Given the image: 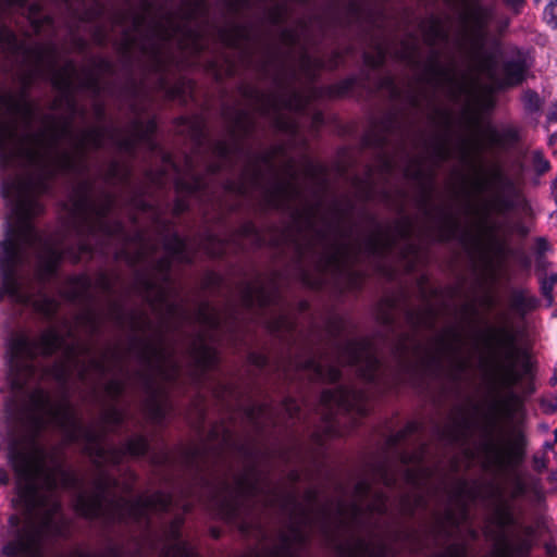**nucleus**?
Returning <instances> with one entry per match:
<instances>
[{
	"label": "nucleus",
	"mask_w": 557,
	"mask_h": 557,
	"mask_svg": "<svg viewBox=\"0 0 557 557\" xmlns=\"http://www.w3.org/2000/svg\"><path fill=\"white\" fill-rule=\"evenodd\" d=\"M0 51L7 57L21 61L27 67L29 76L49 72L52 75L59 97L54 108L65 107L64 114H45L38 129H32L35 117L34 106L24 94L20 98L4 96L9 110L21 115V135L14 126L0 123V159L4 164L15 158L27 164L32 171L11 184L2 195L10 206V214L18 237H7L0 242V259H24L23 240L38 242L37 259H62L63 250L58 243L41 239L30 225V220L40 214L44 206L39 196L49 190V182L58 171L83 175L88 171V152L106 146H112L121 152L133 154L137 146H143L154 153L161 162L159 169L145 174L144 189L133 190L131 169L124 162L111 160L99 169L107 184H124L132 191L131 205L149 212L154 219L158 239L147 237L144 231L129 235L120 221L109 213L116 205L113 195L104 189H97L88 180L82 181L72 195L69 227L78 236V256H90L94 251L103 255L114 252L124 259H193L189 244L173 233L171 225L161 220L154 208L156 200H146L152 187L162 188L173 183L177 198L173 213L185 212L189 203L185 195H198L211 199L207 190L208 182L197 169L196 158L184 157V166H178L169 153H165L152 138L156 131L153 119L134 117L126 128L106 121L104 106L95 100L92 113L97 126L79 132L74 129L76 116L85 117V110L78 107L74 90L81 88L94 97L100 95L102 83L100 72L111 71L107 60L94 61L91 65L79 71L74 62L67 61L62 67L57 66L58 49L52 44H39L20 39L7 25H0Z\"/></svg>",
	"instance_id": "nucleus-1"
},
{
	"label": "nucleus",
	"mask_w": 557,
	"mask_h": 557,
	"mask_svg": "<svg viewBox=\"0 0 557 557\" xmlns=\"http://www.w3.org/2000/svg\"><path fill=\"white\" fill-rule=\"evenodd\" d=\"M309 25L301 21L295 28H283L280 41L286 48H299L297 66L276 49H268L259 64L260 74L272 82V89L262 91L244 85L240 94L248 108L225 111L231 141L220 140L211 149L213 160H202L201 169L213 175L234 168L236 178L227 180L224 193L234 198L253 201L263 207L284 211L288 225L274 238L290 255L298 277L309 287L321 288L330 280L357 288L361 275L354 264L362 261V251H380L391 243V235L375 226V232L362 236L349 221L346 209L337 202L326 206L327 173L323 165L306 158L300 168L285 158L281 146L253 151L244 137L253 129L256 114L277 129L294 134L297 124L292 112H302L310 95L297 87L300 76L313 81L321 69L333 70L342 60L334 52L325 61L306 51ZM239 249L260 247L268 238L250 222L243 224L230 239Z\"/></svg>",
	"instance_id": "nucleus-2"
},
{
	"label": "nucleus",
	"mask_w": 557,
	"mask_h": 557,
	"mask_svg": "<svg viewBox=\"0 0 557 557\" xmlns=\"http://www.w3.org/2000/svg\"><path fill=\"white\" fill-rule=\"evenodd\" d=\"M60 345V336L50 330L35 341L14 334L9 343L11 396L4 405L7 457L18 480L23 520L17 515L10 516L1 548L4 557H44L57 540L67 535L69 522L62 515L57 487L74 479L63 469L58 451L38 443L40 433L50 424L61 429L71 441L85 435L99 467L92 492L79 493L76 498L75 509L79 515L107 522L134 521L148 528L151 513L172 507V496L162 492L127 499L121 493L129 487L120 490L114 475L101 468L103 463L120 465L126 455H145L148 450L145 437L136 435L122 447H106L95 431L84 428L67 401H53L40 387L27 388L39 374L35 358L52 355Z\"/></svg>",
	"instance_id": "nucleus-3"
},
{
	"label": "nucleus",
	"mask_w": 557,
	"mask_h": 557,
	"mask_svg": "<svg viewBox=\"0 0 557 557\" xmlns=\"http://www.w3.org/2000/svg\"><path fill=\"white\" fill-rule=\"evenodd\" d=\"M429 119L436 125H443L445 132L426 134L419 131L409 138L411 150L403 138L404 122L396 111H389L379 122H373V129L364 138L367 146L384 149L391 141L389 137L399 133L401 143L398 156L391 157L384 151L381 169L386 174L399 170L416 185L414 203L423 221L422 225L418 226L410 216L401 214L393 223L383 225L374 218H370V228L363 232L362 236L371 235L377 226L391 235V243L380 251L363 250L362 261L396 255L406 261L408 269H412L420 259L423 238L436 237L441 242H447L458 233L459 221L456 215L445 205L434 201L436 171L443 162L453 157L447 135L453 123L451 114L447 110L434 108Z\"/></svg>",
	"instance_id": "nucleus-4"
},
{
	"label": "nucleus",
	"mask_w": 557,
	"mask_h": 557,
	"mask_svg": "<svg viewBox=\"0 0 557 557\" xmlns=\"http://www.w3.org/2000/svg\"><path fill=\"white\" fill-rule=\"evenodd\" d=\"M419 28L424 44L429 47L426 57L422 59L419 41L414 36L401 41L395 52L416 73L414 79L408 83L405 90L395 84L392 76L373 73L384 63L387 53L385 44L377 41L373 52L363 53L364 64L369 69L362 71L359 77H348L332 86V96L343 97L358 86L369 94L384 92L391 100L404 101L411 109L423 111L424 108L434 107L437 90H442L454 102L470 95L469 77L457 71L455 55L448 49L449 33L443 21L430 16L421 21Z\"/></svg>",
	"instance_id": "nucleus-5"
},
{
	"label": "nucleus",
	"mask_w": 557,
	"mask_h": 557,
	"mask_svg": "<svg viewBox=\"0 0 557 557\" xmlns=\"http://www.w3.org/2000/svg\"><path fill=\"white\" fill-rule=\"evenodd\" d=\"M271 333L280 336L288 346L294 347V356L282 359L276 370L286 380L306 375L311 381L336 382L341 376L339 364H350L358 374L370 383L379 381L383 366L376 356L374 345L366 338H350L346 334L347 323L339 315H331L324 326L312 325L310 330H298L294 318L282 300L258 309Z\"/></svg>",
	"instance_id": "nucleus-6"
},
{
	"label": "nucleus",
	"mask_w": 557,
	"mask_h": 557,
	"mask_svg": "<svg viewBox=\"0 0 557 557\" xmlns=\"http://www.w3.org/2000/svg\"><path fill=\"white\" fill-rule=\"evenodd\" d=\"M520 360L521 350L516 343L515 334L504 326L490 327L482 339L478 358V369L493 396L482 426L485 438L481 444V450L486 466L499 472L513 471L525 457L528 442L522 431L513 430L507 440H494L499 418L512 416L509 403L516 398V394L511 388L523 376L519 369Z\"/></svg>",
	"instance_id": "nucleus-7"
},
{
	"label": "nucleus",
	"mask_w": 557,
	"mask_h": 557,
	"mask_svg": "<svg viewBox=\"0 0 557 557\" xmlns=\"http://www.w3.org/2000/svg\"><path fill=\"white\" fill-rule=\"evenodd\" d=\"M205 12V0H194L183 11L180 21L168 14L162 18L150 17L148 9L137 12L132 8L121 10L111 18L114 33H119V44L125 57L140 54L148 71L162 73L174 62L173 46L200 52L203 42L200 34L187 24Z\"/></svg>",
	"instance_id": "nucleus-8"
},
{
	"label": "nucleus",
	"mask_w": 557,
	"mask_h": 557,
	"mask_svg": "<svg viewBox=\"0 0 557 557\" xmlns=\"http://www.w3.org/2000/svg\"><path fill=\"white\" fill-rule=\"evenodd\" d=\"M397 309L398 299L386 297L379 305L376 315L385 329L386 336L391 337L393 355L401 369L409 370L418 364L441 366L444 356L450 355L460 373L467 370V360L457 357L461 344V334L457 327L446 326L436 335L432 346L424 345L418 336L417 332L419 330H432L435 327L440 313L432 304L425 301L422 308H406L404 310L406 322L410 329L409 332H403L397 329Z\"/></svg>",
	"instance_id": "nucleus-9"
},
{
	"label": "nucleus",
	"mask_w": 557,
	"mask_h": 557,
	"mask_svg": "<svg viewBox=\"0 0 557 557\" xmlns=\"http://www.w3.org/2000/svg\"><path fill=\"white\" fill-rule=\"evenodd\" d=\"M472 189L479 193L492 191L476 212V231L486 247L500 256L505 252V245L498 239L497 233L503 224L493 220L492 215L502 216L515 210L519 202V190L512 178L498 165L491 169L488 177H478L472 184Z\"/></svg>",
	"instance_id": "nucleus-10"
},
{
	"label": "nucleus",
	"mask_w": 557,
	"mask_h": 557,
	"mask_svg": "<svg viewBox=\"0 0 557 557\" xmlns=\"http://www.w3.org/2000/svg\"><path fill=\"white\" fill-rule=\"evenodd\" d=\"M513 490L510 498L505 496V490L502 485L491 483L485 492L486 508L488 511L487 521L495 530L487 528L485 535L495 542L493 557H529L533 541L529 537L533 533L531 527L524 528V537H517L510 543L505 534V530L516 524L517 519L513 512L511 499H515L525 493V485L522 480L512 476Z\"/></svg>",
	"instance_id": "nucleus-11"
},
{
	"label": "nucleus",
	"mask_w": 557,
	"mask_h": 557,
	"mask_svg": "<svg viewBox=\"0 0 557 557\" xmlns=\"http://www.w3.org/2000/svg\"><path fill=\"white\" fill-rule=\"evenodd\" d=\"M418 431L419 424L417 422H409L403 430L391 435L386 441V446L391 454L406 467L401 473L404 480L416 490L412 494L400 497L398 505L403 516H412L417 510L425 509L428 506V500L421 491L424 481L431 475L430 469L423 466L426 451L425 445H419L418 449L412 453L398 448V445L406 442Z\"/></svg>",
	"instance_id": "nucleus-12"
},
{
	"label": "nucleus",
	"mask_w": 557,
	"mask_h": 557,
	"mask_svg": "<svg viewBox=\"0 0 557 557\" xmlns=\"http://www.w3.org/2000/svg\"><path fill=\"white\" fill-rule=\"evenodd\" d=\"M484 133L487 141L486 145H483L478 138L463 139L461 141L459 151L460 160L469 164L475 172L471 185L478 177H488L490 171L494 165H498L502 169L496 162L492 163L487 170L483 169L480 157L487 147L507 148L519 140V134L515 127L497 129L493 126H487Z\"/></svg>",
	"instance_id": "nucleus-13"
},
{
	"label": "nucleus",
	"mask_w": 557,
	"mask_h": 557,
	"mask_svg": "<svg viewBox=\"0 0 557 557\" xmlns=\"http://www.w3.org/2000/svg\"><path fill=\"white\" fill-rule=\"evenodd\" d=\"M280 275L256 274L252 280L244 281L237 287V298L246 309H264L278 298Z\"/></svg>",
	"instance_id": "nucleus-14"
},
{
	"label": "nucleus",
	"mask_w": 557,
	"mask_h": 557,
	"mask_svg": "<svg viewBox=\"0 0 557 557\" xmlns=\"http://www.w3.org/2000/svg\"><path fill=\"white\" fill-rule=\"evenodd\" d=\"M366 394L349 385L325 389L320 396L318 412L323 420L331 422L338 410L364 412Z\"/></svg>",
	"instance_id": "nucleus-15"
},
{
	"label": "nucleus",
	"mask_w": 557,
	"mask_h": 557,
	"mask_svg": "<svg viewBox=\"0 0 557 557\" xmlns=\"http://www.w3.org/2000/svg\"><path fill=\"white\" fill-rule=\"evenodd\" d=\"M495 17L492 5H483L480 0H463L460 20L472 47L481 49L487 36V28Z\"/></svg>",
	"instance_id": "nucleus-16"
},
{
	"label": "nucleus",
	"mask_w": 557,
	"mask_h": 557,
	"mask_svg": "<svg viewBox=\"0 0 557 557\" xmlns=\"http://www.w3.org/2000/svg\"><path fill=\"white\" fill-rule=\"evenodd\" d=\"M465 491V484L458 486L455 493L456 508L447 506L442 515H436L435 525L432 530L437 541L448 540L454 536L461 523L467 520L468 511L466 504L461 500V494ZM453 498V496H449Z\"/></svg>",
	"instance_id": "nucleus-17"
},
{
	"label": "nucleus",
	"mask_w": 557,
	"mask_h": 557,
	"mask_svg": "<svg viewBox=\"0 0 557 557\" xmlns=\"http://www.w3.org/2000/svg\"><path fill=\"white\" fill-rule=\"evenodd\" d=\"M474 421L470 412L463 407H457L450 413L447 424L437 428L441 437L451 444H463L470 438Z\"/></svg>",
	"instance_id": "nucleus-18"
},
{
	"label": "nucleus",
	"mask_w": 557,
	"mask_h": 557,
	"mask_svg": "<svg viewBox=\"0 0 557 557\" xmlns=\"http://www.w3.org/2000/svg\"><path fill=\"white\" fill-rule=\"evenodd\" d=\"M183 524L181 517H175L164 530L165 544L162 557H191L187 544L181 540L180 529Z\"/></svg>",
	"instance_id": "nucleus-19"
},
{
	"label": "nucleus",
	"mask_w": 557,
	"mask_h": 557,
	"mask_svg": "<svg viewBox=\"0 0 557 557\" xmlns=\"http://www.w3.org/2000/svg\"><path fill=\"white\" fill-rule=\"evenodd\" d=\"M247 420L261 431L269 425H275L277 422L276 410L269 404H257L245 410Z\"/></svg>",
	"instance_id": "nucleus-20"
},
{
	"label": "nucleus",
	"mask_w": 557,
	"mask_h": 557,
	"mask_svg": "<svg viewBox=\"0 0 557 557\" xmlns=\"http://www.w3.org/2000/svg\"><path fill=\"white\" fill-rule=\"evenodd\" d=\"M219 35L226 46L238 49L250 39L249 29L246 26L237 24L220 29Z\"/></svg>",
	"instance_id": "nucleus-21"
},
{
	"label": "nucleus",
	"mask_w": 557,
	"mask_h": 557,
	"mask_svg": "<svg viewBox=\"0 0 557 557\" xmlns=\"http://www.w3.org/2000/svg\"><path fill=\"white\" fill-rule=\"evenodd\" d=\"M478 70L492 84H499L498 77V59L494 52H483L478 59Z\"/></svg>",
	"instance_id": "nucleus-22"
},
{
	"label": "nucleus",
	"mask_w": 557,
	"mask_h": 557,
	"mask_svg": "<svg viewBox=\"0 0 557 557\" xmlns=\"http://www.w3.org/2000/svg\"><path fill=\"white\" fill-rule=\"evenodd\" d=\"M537 299L527 290H513L510 296V306L519 314H525L537 307Z\"/></svg>",
	"instance_id": "nucleus-23"
},
{
	"label": "nucleus",
	"mask_w": 557,
	"mask_h": 557,
	"mask_svg": "<svg viewBox=\"0 0 557 557\" xmlns=\"http://www.w3.org/2000/svg\"><path fill=\"white\" fill-rule=\"evenodd\" d=\"M91 287L92 282L89 277L81 276L76 278L71 290L72 300L91 305L94 297L91 294Z\"/></svg>",
	"instance_id": "nucleus-24"
},
{
	"label": "nucleus",
	"mask_w": 557,
	"mask_h": 557,
	"mask_svg": "<svg viewBox=\"0 0 557 557\" xmlns=\"http://www.w3.org/2000/svg\"><path fill=\"white\" fill-rule=\"evenodd\" d=\"M523 73L524 69L521 63L516 61L507 62L504 65V82L499 81V84L496 85L499 87L518 85L523 79Z\"/></svg>",
	"instance_id": "nucleus-25"
},
{
	"label": "nucleus",
	"mask_w": 557,
	"mask_h": 557,
	"mask_svg": "<svg viewBox=\"0 0 557 557\" xmlns=\"http://www.w3.org/2000/svg\"><path fill=\"white\" fill-rule=\"evenodd\" d=\"M26 16L35 33H39L45 24H50L51 18L41 13L39 4L33 3L26 8Z\"/></svg>",
	"instance_id": "nucleus-26"
},
{
	"label": "nucleus",
	"mask_w": 557,
	"mask_h": 557,
	"mask_svg": "<svg viewBox=\"0 0 557 557\" xmlns=\"http://www.w3.org/2000/svg\"><path fill=\"white\" fill-rule=\"evenodd\" d=\"M228 245V242L221 239L213 234H209L202 243L203 249H206L212 257H221L226 253Z\"/></svg>",
	"instance_id": "nucleus-27"
},
{
	"label": "nucleus",
	"mask_w": 557,
	"mask_h": 557,
	"mask_svg": "<svg viewBox=\"0 0 557 557\" xmlns=\"http://www.w3.org/2000/svg\"><path fill=\"white\" fill-rule=\"evenodd\" d=\"M194 90V85L189 81H182L173 87L168 89V95L171 99H178L186 101L187 97H190Z\"/></svg>",
	"instance_id": "nucleus-28"
},
{
	"label": "nucleus",
	"mask_w": 557,
	"mask_h": 557,
	"mask_svg": "<svg viewBox=\"0 0 557 557\" xmlns=\"http://www.w3.org/2000/svg\"><path fill=\"white\" fill-rule=\"evenodd\" d=\"M523 103L528 111L530 112H536L541 110L542 107V99L540 98L539 94L534 90H527L523 94Z\"/></svg>",
	"instance_id": "nucleus-29"
},
{
	"label": "nucleus",
	"mask_w": 557,
	"mask_h": 557,
	"mask_svg": "<svg viewBox=\"0 0 557 557\" xmlns=\"http://www.w3.org/2000/svg\"><path fill=\"white\" fill-rule=\"evenodd\" d=\"M214 394H215L216 398H219L221 401L225 403L226 405H228V403L233 398H236V391L231 385L225 384V383H219L214 387Z\"/></svg>",
	"instance_id": "nucleus-30"
},
{
	"label": "nucleus",
	"mask_w": 557,
	"mask_h": 557,
	"mask_svg": "<svg viewBox=\"0 0 557 557\" xmlns=\"http://www.w3.org/2000/svg\"><path fill=\"white\" fill-rule=\"evenodd\" d=\"M467 548L461 543H450L436 557H466Z\"/></svg>",
	"instance_id": "nucleus-31"
},
{
	"label": "nucleus",
	"mask_w": 557,
	"mask_h": 557,
	"mask_svg": "<svg viewBox=\"0 0 557 557\" xmlns=\"http://www.w3.org/2000/svg\"><path fill=\"white\" fill-rule=\"evenodd\" d=\"M532 163H533L534 171L539 175H543L550 168L548 160H546L544 158V156L541 151H534L532 153Z\"/></svg>",
	"instance_id": "nucleus-32"
},
{
	"label": "nucleus",
	"mask_w": 557,
	"mask_h": 557,
	"mask_svg": "<svg viewBox=\"0 0 557 557\" xmlns=\"http://www.w3.org/2000/svg\"><path fill=\"white\" fill-rule=\"evenodd\" d=\"M280 408L284 412V414L287 416L289 419H294V418L298 417L300 413L299 405L296 403L295 399H292V398H286L281 404Z\"/></svg>",
	"instance_id": "nucleus-33"
},
{
	"label": "nucleus",
	"mask_w": 557,
	"mask_h": 557,
	"mask_svg": "<svg viewBox=\"0 0 557 557\" xmlns=\"http://www.w3.org/2000/svg\"><path fill=\"white\" fill-rule=\"evenodd\" d=\"M103 7L96 0H91V8L84 12L82 18L91 21L100 17L103 14Z\"/></svg>",
	"instance_id": "nucleus-34"
},
{
	"label": "nucleus",
	"mask_w": 557,
	"mask_h": 557,
	"mask_svg": "<svg viewBox=\"0 0 557 557\" xmlns=\"http://www.w3.org/2000/svg\"><path fill=\"white\" fill-rule=\"evenodd\" d=\"M71 557H120V550L115 547H109L106 554L102 555H94L85 552L76 550Z\"/></svg>",
	"instance_id": "nucleus-35"
},
{
	"label": "nucleus",
	"mask_w": 557,
	"mask_h": 557,
	"mask_svg": "<svg viewBox=\"0 0 557 557\" xmlns=\"http://www.w3.org/2000/svg\"><path fill=\"white\" fill-rule=\"evenodd\" d=\"M285 17V8L281 5H276L273 10L269 13V20L274 24L278 25L283 22Z\"/></svg>",
	"instance_id": "nucleus-36"
},
{
	"label": "nucleus",
	"mask_w": 557,
	"mask_h": 557,
	"mask_svg": "<svg viewBox=\"0 0 557 557\" xmlns=\"http://www.w3.org/2000/svg\"><path fill=\"white\" fill-rule=\"evenodd\" d=\"M546 15L549 17L548 22L557 27V0H550L545 10Z\"/></svg>",
	"instance_id": "nucleus-37"
},
{
	"label": "nucleus",
	"mask_w": 557,
	"mask_h": 557,
	"mask_svg": "<svg viewBox=\"0 0 557 557\" xmlns=\"http://www.w3.org/2000/svg\"><path fill=\"white\" fill-rule=\"evenodd\" d=\"M111 37L112 35L101 27L95 29L94 39L98 45H104L107 41L111 40Z\"/></svg>",
	"instance_id": "nucleus-38"
},
{
	"label": "nucleus",
	"mask_w": 557,
	"mask_h": 557,
	"mask_svg": "<svg viewBox=\"0 0 557 557\" xmlns=\"http://www.w3.org/2000/svg\"><path fill=\"white\" fill-rule=\"evenodd\" d=\"M249 361L258 368H264L269 363V359L267 356L257 352H251L249 355Z\"/></svg>",
	"instance_id": "nucleus-39"
},
{
	"label": "nucleus",
	"mask_w": 557,
	"mask_h": 557,
	"mask_svg": "<svg viewBox=\"0 0 557 557\" xmlns=\"http://www.w3.org/2000/svg\"><path fill=\"white\" fill-rule=\"evenodd\" d=\"M550 246L548 244V242L546 240V238L544 237H537L536 238V250H537V255H539V262L541 261V256L543 253H545L547 250H549Z\"/></svg>",
	"instance_id": "nucleus-40"
},
{
	"label": "nucleus",
	"mask_w": 557,
	"mask_h": 557,
	"mask_svg": "<svg viewBox=\"0 0 557 557\" xmlns=\"http://www.w3.org/2000/svg\"><path fill=\"white\" fill-rule=\"evenodd\" d=\"M556 282H557V274H552L548 280H545L542 283V292L545 296L550 294L553 286L555 285Z\"/></svg>",
	"instance_id": "nucleus-41"
},
{
	"label": "nucleus",
	"mask_w": 557,
	"mask_h": 557,
	"mask_svg": "<svg viewBox=\"0 0 557 557\" xmlns=\"http://www.w3.org/2000/svg\"><path fill=\"white\" fill-rule=\"evenodd\" d=\"M54 376L59 382H65L67 376V368L64 364L55 367Z\"/></svg>",
	"instance_id": "nucleus-42"
},
{
	"label": "nucleus",
	"mask_w": 557,
	"mask_h": 557,
	"mask_svg": "<svg viewBox=\"0 0 557 557\" xmlns=\"http://www.w3.org/2000/svg\"><path fill=\"white\" fill-rule=\"evenodd\" d=\"M505 4L512 9L515 13H519L520 9L523 7L525 0H504Z\"/></svg>",
	"instance_id": "nucleus-43"
},
{
	"label": "nucleus",
	"mask_w": 557,
	"mask_h": 557,
	"mask_svg": "<svg viewBox=\"0 0 557 557\" xmlns=\"http://www.w3.org/2000/svg\"><path fill=\"white\" fill-rule=\"evenodd\" d=\"M533 467L537 472H542L546 468V459L543 457H533Z\"/></svg>",
	"instance_id": "nucleus-44"
},
{
	"label": "nucleus",
	"mask_w": 557,
	"mask_h": 557,
	"mask_svg": "<svg viewBox=\"0 0 557 557\" xmlns=\"http://www.w3.org/2000/svg\"><path fill=\"white\" fill-rule=\"evenodd\" d=\"M191 125H197V128L195 131V136H196L197 140L201 141V139L203 138V133H202V128H201L202 123L200 121H195L191 123Z\"/></svg>",
	"instance_id": "nucleus-45"
},
{
	"label": "nucleus",
	"mask_w": 557,
	"mask_h": 557,
	"mask_svg": "<svg viewBox=\"0 0 557 557\" xmlns=\"http://www.w3.org/2000/svg\"><path fill=\"white\" fill-rule=\"evenodd\" d=\"M482 302L488 309H492L495 306V299L491 295L484 296L482 299Z\"/></svg>",
	"instance_id": "nucleus-46"
},
{
	"label": "nucleus",
	"mask_w": 557,
	"mask_h": 557,
	"mask_svg": "<svg viewBox=\"0 0 557 557\" xmlns=\"http://www.w3.org/2000/svg\"><path fill=\"white\" fill-rule=\"evenodd\" d=\"M299 479H300V474L296 470H293L289 472L288 481H289L290 485L295 484Z\"/></svg>",
	"instance_id": "nucleus-47"
},
{
	"label": "nucleus",
	"mask_w": 557,
	"mask_h": 557,
	"mask_svg": "<svg viewBox=\"0 0 557 557\" xmlns=\"http://www.w3.org/2000/svg\"><path fill=\"white\" fill-rule=\"evenodd\" d=\"M9 482V474L4 469L0 468V485H4Z\"/></svg>",
	"instance_id": "nucleus-48"
},
{
	"label": "nucleus",
	"mask_w": 557,
	"mask_h": 557,
	"mask_svg": "<svg viewBox=\"0 0 557 557\" xmlns=\"http://www.w3.org/2000/svg\"><path fill=\"white\" fill-rule=\"evenodd\" d=\"M546 552L550 557H557V546L546 544Z\"/></svg>",
	"instance_id": "nucleus-49"
},
{
	"label": "nucleus",
	"mask_w": 557,
	"mask_h": 557,
	"mask_svg": "<svg viewBox=\"0 0 557 557\" xmlns=\"http://www.w3.org/2000/svg\"><path fill=\"white\" fill-rule=\"evenodd\" d=\"M169 459H170V457H169L168 453H162L161 456L156 458L154 462L162 465V463H166L169 461Z\"/></svg>",
	"instance_id": "nucleus-50"
},
{
	"label": "nucleus",
	"mask_w": 557,
	"mask_h": 557,
	"mask_svg": "<svg viewBox=\"0 0 557 557\" xmlns=\"http://www.w3.org/2000/svg\"><path fill=\"white\" fill-rule=\"evenodd\" d=\"M548 119L552 121H557V103L553 106L548 113Z\"/></svg>",
	"instance_id": "nucleus-51"
},
{
	"label": "nucleus",
	"mask_w": 557,
	"mask_h": 557,
	"mask_svg": "<svg viewBox=\"0 0 557 557\" xmlns=\"http://www.w3.org/2000/svg\"><path fill=\"white\" fill-rule=\"evenodd\" d=\"M87 314H88V319H90V321L96 324V321L98 319V313L96 312V310L89 309Z\"/></svg>",
	"instance_id": "nucleus-52"
},
{
	"label": "nucleus",
	"mask_w": 557,
	"mask_h": 557,
	"mask_svg": "<svg viewBox=\"0 0 557 557\" xmlns=\"http://www.w3.org/2000/svg\"><path fill=\"white\" fill-rule=\"evenodd\" d=\"M250 5V0H236V9L246 8Z\"/></svg>",
	"instance_id": "nucleus-53"
},
{
	"label": "nucleus",
	"mask_w": 557,
	"mask_h": 557,
	"mask_svg": "<svg viewBox=\"0 0 557 557\" xmlns=\"http://www.w3.org/2000/svg\"><path fill=\"white\" fill-rule=\"evenodd\" d=\"M76 46L79 50H84L86 47V41L83 38H76Z\"/></svg>",
	"instance_id": "nucleus-54"
},
{
	"label": "nucleus",
	"mask_w": 557,
	"mask_h": 557,
	"mask_svg": "<svg viewBox=\"0 0 557 557\" xmlns=\"http://www.w3.org/2000/svg\"><path fill=\"white\" fill-rule=\"evenodd\" d=\"M400 196H401V202H404V201L406 200V197H407V196H406V194H405V191H403V190H401V191H400ZM396 207H397V209H398L399 211H403V209H404V203H398V205H396Z\"/></svg>",
	"instance_id": "nucleus-55"
},
{
	"label": "nucleus",
	"mask_w": 557,
	"mask_h": 557,
	"mask_svg": "<svg viewBox=\"0 0 557 557\" xmlns=\"http://www.w3.org/2000/svg\"><path fill=\"white\" fill-rule=\"evenodd\" d=\"M313 123L315 124V126H318V124L322 123V115H321V113H315L314 114Z\"/></svg>",
	"instance_id": "nucleus-56"
},
{
	"label": "nucleus",
	"mask_w": 557,
	"mask_h": 557,
	"mask_svg": "<svg viewBox=\"0 0 557 557\" xmlns=\"http://www.w3.org/2000/svg\"><path fill=\"white\" fill-rule=\"evenodd\" d=\"M308 309V304L306 301L299 302V311L304 312Z\"/></svg>",
	"instance_id": "nucleus-57"
},
{
	"label": "nucleus",
	"mask_w": 557,
	"mask_h": 557,
	"mask_svg": "<svg viewBox=\"0 0 557 557\" xmlns=\"http://www.w3.org/2000/svg\"><path fill=\"white\" fill-rule=\"evenodd\" d=\"M553 194H554L555 202L557 205V180L554 183Z\"/></svg>",
	"instance_id": "nucleus-58"
},
{
	"label": "nucleus",
	"mask_w": 557,
	"mask_h": 557,
	"mask_svg": "<svg viewBox=\"0 0 557 557\" xmlns=\"http://www.w3.org/2000/svg\"><path fill=\"white\" fill-rule=\"evenodd\" d=\"M230 440H231V434L228 431H226L225 434L223 435V442L227 443Z\"/></svg>",
	"instance_id": "nucleus-59"
},
{
	"label": "nucleus",
	"mask_w": 557,
	"mask_h": 557,
	"mask_svg": "<svg viewBox=\"0 0 557 557\" xmlns=\"http://www.w3.org/2000/svg\"><path fill=\"white\" fill-rule=\"evenodd\" d=\"M209 281H210V283H218L220 281V278L218 276H215V275H211L209 277Z\"/></svg>",
	"instance_id": "nucleus-60"
},
{
	"label": "nucleus",
	"mask_w": 557,
	"mask_h": 557,
	"mask_svg": "<svg viewBox=\"0 0 557 557\" xmlns=\"http://www.w3.org/2000/svg\"><path fill=\"white\" fill-rule=\"evenodd\" d=\"M550 481H552V482H557V471H556V472H554V473H552V475H550Z\"/></svg>",
	"instance_id": "nucleus-61"
},
{
	"label": "nucleus",
	"mask_w": 557,
	"mask_h": 557,
	"mask_svg": "<svg viewBox=\"0 0 557 557\" xmlns=\"http://www.w3.org/2000/svg\"><path fill=\"white\" fill-rule=\"evenodd\" d=\"M351 10H352V12H354L355 14H357V15L359 14V9H358L355 4H354V5H351Z\"/></svg>",
	"instance_id": "nucleus-62"
},
{
	"label": "nucleus",
	"mask_w": 557,
	"mask_h": 557,
	"mask_svg": "<svg viewBox=\"0 0 557 557\" xmlns=\"http://www.w3.org/2000/svg\"><path fill=\"white\" fill-rule=\"evenodd\" d=\"M238 206L239 203H232L230 205V210H235Z\"/></svg>",
	"instance_id": "nucleus-63"
},
{
	"label": "nucleus",
	"mask_w": 557,
	"mask_h": 557,
	"mask_svg": "<svg viewBox=\"0 0 557 557\" xmlns=\"http://www.w3.org/2000/svg\"><path fill=\"white\" fill-rule=\"evenodd\" d=\"M555 442L557 443V429L554 431Z\"/></svg>",
	"instance_id": "nucleus-64"
}]
</instances>
